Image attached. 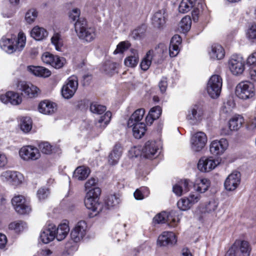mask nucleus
Returning <instances> with one entry per match:
<instances>
[{
  "instance_id": "64",
  "label": "nucleus",
  "mask_w": 256,
  "mask_h": 256,
  "mask_svg": "<svg viewBox=\"0 0 256 256\" xmlns=\"http://www.w3.org/2000/svg\"><path fill=\"white\" fill-rule=\"evenodd\" d=\"M158 86L160 92L162 93L164 92L166 90L168 86L166 78H163L159 82Z\"/></svg>"
},
{
  "instance_id": "57",
  "label": "nucleus",
  "mask_w": 256,
  "mask_h": 256,
  "mask_svg": "<svg viewBox=\"0 0 256 256\" xmlns=\"http://www.w3.org/2000/svg\"><path fill=\"white\" fill-rule=\"evenodd\" d=\"M98 182V181L97 179L94 178H90L85 184L86 190L88 191L94 188H97L96 186V184Z\"/></svg>"
},
{
  "instance_id": "9",
  "label": "nucleus",
  "mask_w": 256,
  "mask_h": 256,
  "mask_svg": "<svg viewBox=\"0 0 256 256\" xmlns=\"http://www.w3.org/2000/svg\"><path fill=\"white\" fill-rule=\"evenodd\" d=\"M208 141L206 134L202 132H198L192 135L190 138L191 148L194 152H200L205 146Z\"/></svg>"
},
{
  "instance_id": "29",
  "label": "nucleus",
  "mask_w": 256,
  "mask_h": 256,
  "mask_svg": "<svg viewBox=\"0 0 256 256\" xmlns=\"http://www.w3.org/2000/svg\"><path fill=\"white\" fill-rule=\"evenodd\" d=\"M210 181L206 178H196L194 184V190L200 193H204L210 187Z\"/></svg>"
},
{
  "instance_id": "28",
  "label": "nucleus",
  "mask_w": 256,
  "mask_h": 256,
  "mask_svg": "<svg viewBox=\"0 0 256 256\" xmlns=\"http://www.w3.org/2000/svg\"><path fill=\"white\" fill-rule=\"evenodd\" d=\"M210 58L213 60H222L225 56V51L223 47L218 44H214L212 46L209 52Z\"/></svg>"
},
{
  "instance_id": "10",
  "label": "nucleus",
  "mask_w": 256,
  "mask_h": 256,
  "mask_svg": "<svg viewBox=\"0 0 256 256\" xmlns=\"http://www.w3.org/2000/svg\"><path fill=\"white\" fill-rule=\"evenodd\" d=\"M2 178L10 184L17 186L21 184L24 180V176L20 172L17 171L6 170L1 174Z\"/></svg>"
},
{
  "instance_id": "2",
  "label": "nucleus",
  "mask_w": 256,
  "mask_h": 256,
  "mask_svg": "<svg viewBox=\"0 0 256 256\" xmlns=\"http://www.w3.org/2000/svg\"><path fill=\"white\" fill-rule=\"evenodd\" d=\"M26 37L22 32H19L17 38L2 37L0 40V46L8 54L22 51L26 45Z\"/></svg>"
},
{
  "instance_id": "8",
  "label": "nucleus",
  "mask_w": 256,
  "mask_h": 256,
  "mask_svg": "<svg viewBox=\"0 0 256 256\" xmlns=\"http://www.w3.org/2000/svg\"><path fill=\"white\" fill-rule=\"evenodd\" d=\"M78 87V78L76 76H70L65 82L62 88V94L64 98L72 97Z\"/></svg>"
},
{
  "instance_id": "56",
  "label": "nucleus",
  "mask_w": 256,
  "mask_h": 256,
  "mask_svg": "<svg viewBox=\"0 0 256 256\" xmlns=\"http://www.w3.org/2000/svg\"><path fill=\"white\" fill-rule=\"evenodd\" d=\"M49 194L48 190L44 188H41L37 192V196L38 198L41 200L46 199Z\"/></svg>"
},
{
  "instance_id": "40",
  "label": "nucleus",
  "mask_w": 256,
  "mask_h": 256,
  "mask_svg": "<svg viewBox=\"0 0 256 256\" xmlns=\"http://www.w3.org/2000/svg\"><path fill=\"white\" fill-rule=\"evenodd\" d=\"M196 0H182L179 7V12L184 14L189 12L194 6Z\"/></svg>"
},
{
  "instance_id": "25",
  "label": "nucleus",
  "mask_w": 256,
  "mask_h": 256,
  "mask_svg": "<svg viewBox=\"0 0 256 256\" xmlns=\"http://www.w3.org/2000/svg\"><path fill=\"white\" fill-rule=\"evenodd\" d=\"M176 236L172 232H164L158 238V243L160 246H166L176 244Z\"/></svg>"
},
{
  "instance_id": "49",
  "label": "nucleus",
  "mask_w": 256,
  "mask_h": 256,
  "mask_svg": "<svg viewBox=\"0 0 256 256\" xmlns=\"http://www.w3.org/2000/svg\"><path fill=\"white\" fill-rule=\"evenodd\" d=\"M38 16L37 11L34 8L29 10L25 14V20L28 24H32L34 22Z\"/></svg>"
},
{
  "instance_id": "60",
  "label": "nucleus",
  "mask_w": 256,
  "mask_h": 256,
  "mask_svg": "<svg viewBox=\"0 0 256 256\" xmlns=\"http://www.w3.org/2000/svg\"><path fill=\"white\" fill-rule=\"evenodd\" d=\"M218 203L214 200L210 201L206 206V210L208 212L214 211L218 207Z\"/></svg>"
},
{
  "instance_id": "12",
  "label": "nucleus",
  "mask_w": 256,
  "mask_h": 256,
  "mask_svg": "<svg viewBox=\"0 0 256 256\" xmlns=\"http://www.w3.org/2000/svg\"><path fill=\"white\" fill-rule=\"evenodd\" d=\"M12 204L16 212L20 214H28L31 212L30 206L22 195L15 196L12 200Z\"/></svg>"
},
{
  "instance_id": "19",
  "label": "nucleus",
  "mask_w": 256,
  "mask_h": 256,
  "mask_svg": "<svg viewBox=\"0 0 256 256\" xmlns=\"http://www.w3.org/2000/svg\"><path fill=\"white\" fill-rule=\"evenodd\" d=\"M218 164L217 160L212 158H201L198 164V168L202 172H208L214 170Z\"/></svg>"
},
{
  "instance_id": "17",
  "label": "nucleus",
  "mask_w": 256,
  "mask_h": 256,
  "mask_svg": "<svg viewBox=\"0 0 256 256\" xmlns=\"http://www.w3.org/2000/svg\"><path fill=\"white\" fill-rule=\"evenodd\" d=\"M20 156L24 160H36L40 157L38 150L34 146H28L22 147L20 150Z\"/></svg>"
},
{
  "instance_id": "18",
  "label": "nucleus",
  "mask_w": 256,
  "mask_h": 256,
  "mask_svg": "<svg viewBox=\"0 0 256 256\" xmlns=\"http://www.w3.org/2000/svg\"><path fill=\"white\" fill-rule=\"evenodd\" d=\"M240 182V174L236 171L228 175L224 182V186L227 190L232 191L237 188Z\"/></svg>"
},
{
  "instance_id": "6",
  "label": "nucleus",
  "mask_w": 256,
  "mask_h": 256,
  "mask_svg": "<svg viewBox=\"0 0 256 256\" xmlns=\"http://www.w3.org/2000/svg\"><path fill=\"white\" fill-rule=\"evenodd\" d=\"M222 84V78L217 74L212 75L209 79L207 86L206 91L212 98L219 96Z\"/></svg>"
},
{
  "instance_id": "31",
  "label": "nucleus",
  "mask_w": 256,
  "mask_h": 256,
  "mask_svg": "<svg viewBox=\"0 0 256 256\" xmlns=\"http://www.w3.org/2000/svg\"><path fill=\"white\" fill-rule=\"evenodd\" d=\"M145 110L143 108L136 110L130 116L128 121V126H132L138 123H143L140 122L144 118Z\"/></svg>"
},
{
  "instance_id": "50",
  "label": "nucleus",
  "mask_w": 256,
  "mask_h": 256,
  "mask_svg": "<svg viewBox=\"0 0 256 256\" xmlns=\"http://www.w3.org/2000/svg\"><path fill=\"white\" fill-rule=\"evenodd\" d=\"M120 202V199L115 195L109 196L106 200V204L108 208L116 206Z\"/></svg>"
},
{
  "instance_id": "36",
  "label": "nucleus",
  "mask_w": 256,
  "mask_h": 256,
  "mask_svg": "<svg viewBox=\"0 0 256 256\" xmlns=\"http://www.w3.org/2000/svg\"><path fill=\"white\" fill-rule=\"evenodd\" d=\"M90 174L88 168L85 166L78 167L74 172V177L78 180H85Z\"/></svg>"
},
{
  "instance_id": "21",
  "label": "nucleus",
  "mask_w": 256,
  "mask_h": 256,
  "mask_svg": "<svg viewBox=\"0 0 256 256\" xmlns=\"http://www.w3.org/2000/svg\"><path fill=\"white\" fill-rule=\"evenodd\" d=\"M158 150V147L156 142L148 141L145 144L142 150L144 157L152 159L156 156Z\"/></svg>"
},
{
  "instance_id": "5",
  "label": "nucleus",
  "mask_w": 256,
  "mask_h": 256,
  "mask_svg": "<svg viewBox=\"0 0 256 256\" xmlns=\"http://www.w3.org/2000/svg\"><path fill=\"white\" fill-rule=\"evenodd\" d=\"M235 94L240 99L250 100L255 96L256 88L252 83L248 81L242 82L236 86Z\"/></svg>"
},
{
  "instance_id": "35",
  "label": "nucleus",
  "mask_w": 256,
  "mask_h": 256,
  "mask_svg": "<svg viewBox=\"0 0 256 256\" xmlns=\"http://www.w3.org/2000/svg\"><path fill=\"white\" fill-rule=\"evenodd\" d=\"M244 123V119L240 115H236L232 118L228 122V126L232 131L239 130Z\"/></svg>"
},
{
  "instance_id": "37",
  "label": "nucleus",
  "mask_w": 256,
  "mask_h": 256,
  "mask_svg": "<svg viewBox=\"0 0 256 256\" xmlns=\"http://www.w3.org/2000/svg\"><path fill=\"white\" fill-rule=\"evenodd\" d=\"M132 55L130 56L124 60V64L130 68L135 67L139 61V57L136 50L132 49L131 50Z\"/></svg>"
},
{
  "instance_id": "34",
  "label": "nucleus",
  "mask_w": 256,
  "mask_h": 256,
  "mask_svg": "<svg viewBox=\"0 0 256 256\" xmlns=\"http://www.w3.org/2000/svg\"><path fill=\"white\" fill-rule=\"evenodd\" d=\"M30 35L36 40H41L48 36V32L44 28L36 26L32 30Z\"/></svg>"
},
{
  "instance_id": "44",
  "label": "nucleus",
  "mask_w": 256,
  "mask_h": 256,
  "mask_svg": "<svg viewBox=\"0 0 256 256\" xmlns=\"http://www.w3.org/2000/svg\"><path fill=\"white\" fill-rule=\"evenodd\" d=\"M51 42L54 46L56 50H61V48L63 46V40L60 34L59 33L54 34L51 38Z\"/></svg>"
},
{
  "instance_id": "62",
  "label": "nucleus",
  "mask_w": 256,
  "mask_h": 256,
  "mask_svg": "<svg viewBox=\"0 0 256 256\" xmlns=\"http://www.w3.org/2000/svg\"><path fill=\"white\" fill-rule=\"evenodd\" d=\"M172 190L178 196H180L184 194L180 182L173 186Z\"/></svg>"
},
{
  "instance_id": "32",
  "label": "nucleus",
  "mask_w": 256,
  "mask_h": 256,
  "mask_svg": "<svg viewBox=\"0 0 256 256\" xmlns=\"http://www.w3.org/2000/svg\"><path fill=\"white\" fill-rule=\"evenodd\" d=\"M28 70L38 76L47 78L51 74L50 71L43 66H28Z\"/></svg>"
},
{
  "instance_id": "1",
  "label": "nucleus",
  "mask_w": 256,
  "mask_h": 256,
  "mask_svg": "<svg viewBox=\"0 0 256 256\" xmlns=\"http://www.w3.org/2000/svg\"><path fill=\"white\" fill-rule=\"evenodd\" d=\"M74 29L78 37L84 42H90L96 37V28L89 26L87 21L84 18L78 20L74 24Z\"/></svg>"
},
{
  "instance_id": "38",
  "label": "nucleus",
  "mask_w": 256,
  "mask_h": 256,
  "mask_svg": "<svg viewBox=\"0 0 256 256\" xmlns=\"http://www.w3.org/2000/svg\"><path fill=\"white\" fill-rule=\"evenodd\" d=\"M128 127L132 128L133 135L136 138H140L146 131V126L144 123H138L132 126Z\"/></svg>"
},
{
  "instance_id": "16",
  "label": "nucleus",
  "mask_w": 256,
  "mask_h": 256,
  "mask_svg": "<svg viewBox=\"0 0 256 256\" xmlns=\"http://www.w3.org/2000/svg\"><path fill=\"white\" fill-rule=\"evenodd\" d=\"M86 228L87 224L84 221L78 222L71 232L72 239L76 242H80L86 234Z\"/></svg>"
},
{
  "instance_id": "27",
  "label": "nucleus",
  "mask_w": 256,
  "mask_h": 256,
  "mask_svg": "<svg viewBox=\"0 0 256 256\" xmlns=\"http://www.w3.org/2000/svg\"><path fill=\"white\" fill-rule=\"evenodd\" d=\"M182 42L181 37L177 34L172 36L171 39L169 46V54L172 58L176 56L179 52V45Z\"/></svg>"
},
{
  "instance_id": "41",
  "label": "nucleus",
  "mask_w": 256,
  "mask_h": 256,
  "mask_svg": "<svg viewBox=\"0 0 256 256\" xmlns=\"http://www.w3.org/2000/svg\"><path fill=\"white\" fill-rule=\"evenodd\" d=\"M112 114L110 112H106L104 115L102 116L96 123V126L101 130L104 129L110 122Z\"/></svg>"
},
{
  "instance_id": "30",
  "label": "nucleus",
  "mask_w": 256,
  "mask_h": 256,
  "mask_svg": "<svg viewBox=\"0 0 256 256\" xmlns=\"http://www.w3.org/2000/svg\"><path fill=\"white\" fill-rule=\"evenodd\" d=\"M152 24L156 28H162L166 24V16L164 10L156 12L152 18Z\"/></svg>"
},
{
  "instance_id": "13",
  "label": "nucleus",
  "mask_w": 256,
  "mask_h": 256,
  "mask_svg": "<svg viewBox=\"0 0 256 256\" xmlns=\"http://www.w3.org/2000/svg\"><path fill=\"white\" fill-rule=\"evenodd\" d=\"M204 110L203 108L198 104L192 106L188 110L186 119L192 124L200 122L203 118Z\"/></svg>"
},
{
  "instance_id": "3",
  "label": "nucleus",
  "mask_w": 256,
  "mask_h": 256,
  "mask_svg": "<svg viewBox=\"0 0 256 256\" xmlns=\"http://www.w3.org/2000/svg\"><path fill=\"white\" fill-rule=\"evenodd\" d=\"M167 52V46L164 44H160L154 50H149L146 56L142 60L140 66L144 71L147 70L153 60L157 63L161 62L164 59Z\"/></svg>"
},
{
  "instance_id": "45",
  "label": "nucleus",
  "mask_w": 256,
  "mask_h": 256,
  "mask_svg": "<svg viewBox=\"0 0 256 256\" xmlns=\"http://www.w3.org/2000/svg\"><path fill=\"white\" fill-rule=\"evenodd\" d=\"M32 128V121L30 117H24L21 120L20 128L24 132H28Z\"/></svg>"
},
{
  "instance_id": "7",
  "label": "nucleus",
  "mask_w": 256,
  "mask_h": 256,
  "mask_svg": "<svg viewBox=\"0 0 256 256\" xmlns=\"http://www.w3.org/2000/svg\"><path fill=\"white\" fill-rule=\"evenodd\" d=\"M228 64L230 72L235 76L242 74L245 70L244 60L240 55H232L228 60Z\"/></svg>"
},
{
  "instance_id": "39",
  "label": "nucleus",
  "mask_w": 256,
  "mask_h": 256,
  "mask_svg": "<svg viewBox=\"0 0 256 256\" xmlns=\"http://www.w3.org/2000/svg\"><path fill=\"white\" fill-rule=\"evenodd\" d=\"M118 64L111 61L106 62L103 65L102 69L104 72L109 75L117 72L116 68Z\"/></svg>"
},
{
  "instance_id": "55",
  "label": "nucleus",
  "mask_w": 256,
  "mask_h": 256,
  "mask_svg": "<svg viewBox=\"0 0 256 256\" xmlns=\"http://www.w3.org/2000/svg\"><path fill=\"white\" fill-rule=\"evenodd\" d=\"M144 32L145 29L144 28H139L132 32V36L135 40L140 39L144 36Z\"/></svg>"
},
{
  "instance_id": "15",
  "label": "nucleus",
  "mask_w": 256,
  "mask_h": 256,
  "mask_svg": "<svg viewBox=\"0 0 256 256\" xmlns=\"http://www.w3.org/2000/svg\"><path fill=\"white\" fill-rule=\"evenodd\" d=\"M228 142L226 138H222L220 140L212 141L210 146V150L214 156L222 155L227 149Z\"/></svg>"
},
{
  "instance_id": "52",
  "label": "nucleus",
  "mask_w": 256,
  "mask_h": 256,
  "mask_svg": "<svg viewBox=\"0 0 256 256\" xmlns=\"http://www.w3.org/2000/svg\"><path fill=\"white\" fill-rule=\"evenodd\" d=\"M130 46V44L128 42H120L117 46L114 52V54L118 53H122L125 50H127Z\"/></svg>"
},
{
  "instance_id": "61",
  "label": "nucleus",
  "mask_w": 256,
  "mask_h": 256,
  "mask_svg": "<svg viewBox=\"0 0 256 256\" xmlns=\"http://www.w3.org/2000/svg\"><path fill=\"white\" fill-rule=\"evenodd\" d=\"M80 9L78 8H74L72 9L69 13V16L70 19H72L73 21H74L76 20L77 18H80Z\"/></svg>"
},
{
  "instance_id": "54",
  "label": "nucleus",
  "mask_w": 256,
  "mask_h": 256,
  "mask_svg": "<svg viewBox=\"0 0 256 256\" xmlns=\"http://www.w3.org/2000/svg\"><path fill=\"white\" fill-rule=\"evenodd\" d=\"M39 150L44 154H50L52 152V146L48 142H42L39 144Z\"/></svg>"
},
{
  "instance_id": "4",
  "label": "nucleus",
  "mask_w": 256,
  "mask_h": 256,
  "mask_svg": "<svg viewBox=\"0 0 256 256\" xmlns=\"http://www.w3.org/2000/svg\"><path fill=\"white\" fill-rule=\"evenodd\" d=\"M101 193V190L99 188H94L87 192L84 203L86 207L96 214L102 210V204L98 202V196Z\"/></svg>"
},
{
  "instance_id": "43",
  "label": "nucleus",
  "mask_w": 256,
  "mask_h": 256,
  "mask_svg": "<svg viewBox=\"0 0 256 256\" xmlns=\"http://www.w3.org/2000/svg\"><path fill=\"white\" fill-rule=\"evenodd\" d=\"M26 224L22 220H17L12 222L8 225L10 230H14L16 232H20L26 228Z\"/></svg>"
},
{
  "instance_id": "59",
  "label": "nucleus",
  "mask_w": 256,
  "mask_h": 256,
  "mask_svg": "<svg viewBox=\"0 0 256 256\" xmlns=\"http://www.w3.org/2000/svg\"><path fill=\"white\" fill-rule=\"evenodd\" d=\"M246 35L250 39L256 38V24H252L248 29Z\"/></svg>"
},
{
  "instance_id": "42",
  "label": "nucleus",
  "mask_w": 256,
  "mask_h": 256,
  "mask_svg": "<svg viewBox=\"0 0 256 256\" xmlns=\"http://www.w3.org/2000/svg\"><path fill=\"white\" fill-rule=\"evenodd\" d=\"M162 110L160 106H156L152 108L149 112L148 115L146 117V120L149 122V119L152 118V121L158 119L162 114Z\"/></svg>"
},
{
  "instance_id": "22",
  "label": "nucleus",
  "mask_w": 256,
  "mask_h": 256,
  "mask_svg": "<svg viewBox=\"0 0 256 256\" xmlns=\"http://www.w3.org/2000/svg\"><path fill=\"white\" fill-rule=\"evenodd\" d=\"M56 226L54 224H49L44 229L40 235V238L44 244H48L52 241L56 236Z\"/></svg>"
},
{
  "instance_id": "33",
  "label": "nucleus",
  "mask_w": 256,
  "mask_h": 256,
  "mask_svg": "<svg viewBox=\"0 0 256 256\" xmlns=\"http://www.w3.org/2000/svg\"><path fill=\"white\" fill-rule=\"evenodd\" d=\"M70 231V228L68 224L66 223L60 224L58 228H56L55 238L58 241H61L64 239L67 236Z\"/></svg>"
},
{
  "instance_id": "14",
  "label": "nucleus",
  "mask_w": 256,
  "mask_h": 256,
  "mask_svg": "<svg viewBox=\"0 0 256 256\" xmlns=\"http://www.w3.org/2000/svg\"><path fill=\"white\" fill-rule=\"evenodd\" d=\"M42 61L56 68H62L65 62V59L62 57L54 55L49 52H44L42 56Z\"/></svg>"
},
{
  "instance_id": "20",
  "label": "nucleus",
  "mask_w": 256,
  "mask_h": 256,
  "mask_svg": "<svg viewBox=\"0 0 256 256\" xmlns=\"http://www.w3.org/2000/svg\"><path fill=\"white\" fill-rule=\"evenodd\" d=\"M174 214L172 212L168 214L166 212H162L156 214L154 218V221L155 223L160 224L164 223L166 222H170V226L174 227L176 226L177 223L180 220L178 218H173Z\"/></svg>"
},
{
  "instance_id": "23",
  "label": "nucleus",
  "mask_w": 256,
  "mask_h": 256,
  "mask_svg": "<svg viewBox=\"0 0 256 256\" xmlns=\"http://www.w3.org/2000/svg\"><path fill=\"white\" fill-rule=\"evenodd\" d=\"M0 101L5 104L10 103L12 105H18L22 101V97L18 94L14 92H8L5 94L0 96Z\"/></svg>"
},
{
  "instance_id": "24",
  "label": "nucleus",
  "mask_w": 256,
  "mask_h": 256,
  "mask_svg": "<svg viewBox=\"0 0 256 256\" xmlns=\"http://www.w3.org/2000/svg\"><path fill=\"white\" fill-rule=\"evenodd\" d=\"M38 109L44 114L51 115L56 112V104L50 100H44L39 103Z\"/></svg>"
},
{
  "instance_id": "58",
  "label": "nucleus",
  "mask_w": 256,
  "mask_h": 256,
  "mask_svg": "<svg viewBox=\"0 0 256 256\" xmlns=\"http://www.w3.org/2000/svg\"><path fill=\"white\" fill-rule=\"evenodd\" d=\"M201 198L200 194L191 193L188 197V199L192 206L194 204L197 203Z\"/></svg>"
},
{
  "instance_id": "11",
  "label": "nucleus",
  "mask_w": 256,
  "mask_h": 256,
  "mask_svg": "<svg viewBox=\"0 0 256 256\" xmlns=\"http://www.w3.org/2000/svg\"><path fill=\"white\" fill-rule=\"evenodd\" d=\"M17 88L22 92V94L24 96L29 98L36 97L40 92L37 86L24 81L19 82L17 84Z\"/></svg>"
},
{
  "instance_id": "26",
  "label": "nucleus",
  "mask_w": 256,
  "mask_h": 256,
  "mask_svg": "<svg viewBox=\"0 0 256 256\" xmlns=\"http://www.w3.org/2000/svg\"><path fill=\"white\" fill-rule=\"evenodd\" d=\"M122 147L120 144H116L110 154L108 157V162L110 165L118 164L122 154Z\"/></svg>"
},
{
  "instance_id": "51",
  "label": "nucleus",
  "mask_w": 256,
  "mask_h": 256,
  "mask_svg": "<svg viewBox=\"0 0 256 256\" xmlns=\"http://www.w3.org/2000/svg\"><path fill=\"white\" fill-rule=\"evenodd\" d=\"M177 205L182 210H186L192 207L188 198H181L178 202Z\"/></svg>"
},
{
  "instance_id": "46",
  "label": "nucleus",
  "mask_w": 256,
  "mask_h": 256,
  "mask_svg": "<svg viewBox=\"0 0 256 256\" xmlns=\"http://www.w3.org/2000/svg\"><path fill=\"white\" fill-rule=\"evenodd\" d=\"M90 109L92 112L100 114L106 110V107L96 102H92L90 104Z\"/></svg>"
},
{
  "instance_id": "47",
  "label": "nucleus",
  "mask_w": 256,
  "mask_h": 256,
  "mask_svg": "<svg viewBox=\"0 0 256 256\" xmlns=\"http://www.w3.org/2000/svg\"><path fill=\"white\" fill-rule=\"evenodd\" d=\"M191 24L192 20L190 16H185L182 19L180 24V26L183 32H186L190 30Z\"/></svg>"
},
{
  "instance_id": "48",
  "label": "nucleus",
  "mask_w": 256,
  "mask_h": 256,
  "mask_svg": "<svg viewBox=\"0 0 256 256\" xmlns=\"http://www.w3.org/2000/svg\"><path fill=\"white\" fill-rule=\"evenodd\" d=\"M149 190L147 188H142L140 189H137L134 194L135 198L137 200H142L145 197L148 196Z\"/></svg>"
},
{
  "instance_id": "63",
  "label": "nucleus",
  "mask_w": 256,
  "mask_h": 256,
  "mask_svg": "<svg viewBox=\"0 0 256 256\" xmlns=\"http://www.w3.org/2000/svg\"><path fill=\"white\" fill-rule=\"evenodd\" d=\"M246 62L250 66L256 64V52H252L248 56Z\"/></svg>"
},
{
  "instance_id": "53",
  "label": "nucleus",
  "mask_w": 256,
  "mask_h": 256,
  "mask_svg": "<svg viewBox=\"0 0 256 256\" xmlns=\"http://www.w3.org/2000/svg\"><path fill=\"white\" fill-rule=\"evenodd\" d=\"M240 250L243 256H249L250 248L248 242L242 240L240 242Z\"/></svg>"
}]
</instances>
